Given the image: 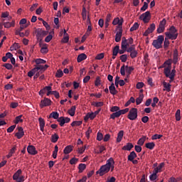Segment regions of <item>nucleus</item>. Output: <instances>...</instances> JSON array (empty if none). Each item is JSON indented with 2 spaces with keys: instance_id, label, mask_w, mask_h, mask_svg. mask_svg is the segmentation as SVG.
I'll list each match as a JSON object with an SVG mask.
<instances>
[{
  "instance_id": "nucleus-38",
  "label": "nucleus",
  "mask_w": 182,
  "mask_h": 182,
  "mask_svg": "<svg viewBox=\"0 0 182 182\" xmlns=\"http://www.w3.org/2000/svg\"><path fill=\"white\" fill-rule=\"evenodd\" d=\"M58 150H59V147H58V146L56 145L55 146V149H54V151L53 152V157L54 159H56V157H58Z\"/></svg>"
},
{
  "instance_id": "nucleus-35",
  "label": "nucleus",
  "mask_w": 182,
  "mask_h": 182,
  "mask_svg": "<svg viewBox=\"0 0 182 182\" xmlns=\"http://www.w3.org/2000/svg\"><path fill=\"white\" fill-rule=\"evenodd\" d=\"M49 117H53V119H58L59 118V113L58 112H53L50 114Z\"/></svg>"
},
{
  "instance_id": "nucleus-46",
  "label": "nucleus",
  "mask_w": 182,
  "mask_h": 182,
  "mask_svg": "<svg viewBox=\"0 0 182 182\" xmlns=\"http://www.w3.org/2000/svg\"><path fill=\"white\" fill-rule=\"evenodd\" d=\"M4 68H6L8 70H11L14 66L11 63H5L3 65Z\"/></svg>"
},
{
  "instance_id": "nucleus-52",
  "label": "nucleus",
  "mask_w": 182,
  "mask_h": 182,
  "mask_svg": "<svg viewBox=\"0 0 182 182\" xmlns=\"http://www.w3.org/2000/svg\"><path fill=\"white\" fill-rule=\"evenodd\" d=\"M166 65L171 66V59L166 60L162 65V68H166Z\"/></svg>"
},
{
  "instance_id": "nucleus-53",
  "label": "nucleus",
  "mask_w": 182,
  "mask_h": 182,
  "mask_svg": "<svg viewBox=\"0 0 182 182\" xmlns=\"http://www.w3.org/2000/svg\"><path fill=\"white\" fill-rule=\"evenodd\" d=\"M16 127V125H12L10 127L7 129V133H12L14 130H15V128Z\"/></svg>"
},
{
  "instance_id": "nucleus-29",
  "label": "nucleus",
  "mask_w": 182,
  "mask_h": 182,
  "mask_svg": "<svg viewBox=\"0 0 182 182\" xmlns=\"http://www.w3.org/2000/svg\"><path fill=\"white\" fill-rule=\"evenodd\" d=\"M53 33H54L53 31L50 32V34L46 37L45 42H46L47 43H49V42L52 41V38H53V36H52V34Z\"/></svg>"
},
{
  "instance_id": "nucleus-21",
  "label": "nucleus",
  "mask_w": 182,
  "mask_h": 182,
  "mask_svg": "<svg viewBox=\"0 0 182 182\" xmlns=\"http://www.w3.org/2000/svg\"><path fill=\"white\" fill-rule=\"evenodd\" d=\"M133 147H134L133 144L129 142L127 144V145H125L122 147V150H127V151H130V150H132V149H133Z\"/></svg>"
},
{
  "instance_id": "nucleus-31",
  "label": "nucleus",
  "mask_w": 182,
  "mask_h": 182,
  "mask_svg": "<svg viewBox=\"0 0 182 182\" xmlns=\"http://www.w3.org/2000/svg\"><path fill=\"white\" fill-rule=\"evenodd\" d=\"M79 173H83L84 170H86V164H80L78 166Z\"/></svg>"
},
{
  "instance_id": "nucleus-56",
  "label": "nucleus",
  "mask_w": 182,
  "mask_h": 182,
  "mask_svg": "<svg viewBox=\"0 0 182 182\" xmlns=\"http://www.w3.org/2000/svg\"><path fill=\"white\" fill-rule=\"evenodd\" d=\"M147 8H149V4L145 1L144 2V6L141 8V11H144L146 9H147Z\"/></svg>"
},
{
  "instance_id": "nucleus-17",
  "label": "nucleus",
  "mask_w": 182,
  "mask_h": 182,
  "mask_svg": "<svg viewBox=\"0 0 182 182\" xmlns=\"http://www.w3.org/2000/svg\"><path fill=\"white\" fill-rule=\"evenodd\" d=\"M178 61V50H177V49H175L173 50V63H174V65H176V64H177Z\"/></svg>"
},
{
  "instance_id": "nucleus-20",
  "label": "nucleus",
  "mask_w": 182,
  "mask_h": 182,
  "mask_svg": "<svg viewBox=\"0 0 182 182\" xmlns=\"http://www.w3.org/2000/svg\"><path fill=\"white\" fill-rule=\"evenodd\" d=\"M21 174H22V170H21V169H18V170L13 175V180H14V181H16L19 178Z\"/></svg>"
},
{
  "instance_id": "nucleus-50",
  "label": "nucleus",
  "mask_w": 182,
  "mask_h": 182,
  "mask_svg": "<svg viewBox=\"0 0 182 182\" xmlns=\"http://www.w3.org/2000/svg\"><path fill=\"white\" fill-rule=\"evenodd\" d=\"M164 87L166 89L167 92H170V87H171V85L167 84V82H164Z\"/></svg>"
},
{
  "instance_id": "nucleus-24",
  "label": "nucleus",
  "mask_w": 182,
  "mask_h": 182,
  "mask_svg": "<svg viewBox=\"0 0 182 182\" xmlns=\"http://www.w3.org/2000/svg\"><path fill=\"white\" fill-rule=\"evenodd\" d=\"M76 112V107L75 106H73L71 107V108L70 109H68V114H70V116H75V113Z\"/></svg>"
},
{
  "instance_id": "nucleus-60",
  "label": "nucleus",
  "mask_w": 182,
  "mask_h": 182,
  "mask_svg": "<svg viewBox=\"0 0 182 182\" xmlns=\"http://www.w3.org/2000/svg\"><path fill=\"white\" fill-rule=\"evenodd\" d=\"M17 106H19V104L18 102H11L10 105L11 109H16Z\"/></svg>"
},
{
  "instance_id": "nucleus-48",
  "label": "nucleus",
  "mask_w": 182,
  "mask_h": 182,
  "mask_svg": "<svg viewBox=\"0 0 182 182\" xmlns=\"http://www.w3.org/2000/svg\"><path fill=\"white\" fill-rule=\"evenodd\" d=\"M55 76L57 77H62L63 76V71L62 70H58Z\"/></svg>"
},
{
  "instance_id": "nucleus-61",
  "label": "nucleus",
  "mask_w": 182,
  "mask_h": 182,
  "mask_svg": "<svg viewBox=\"0 0 182 182\" xmlns=\"http://www.w3.org/2000/svg\"><path fill=\"white\" fill-rule=\"evenodd\" d=\"M149 178L151 181H154V180H157V175H154V173H152L151 175H150Z\"/></svg>"
},
{
  "instance_id": "nucleus-36",
  "label": "nucleus",
  "mask_w": 182,
  "mask_h": 182,
  "mask_svg": "<svg viewBox=\"0 0 182 182\" xmlns=\"http://www.w3.org/2000/svg\"><path fill=\"white\" fill-rule=\"evenodd\" d=\"M126 73L128 74V76H129V75H132V71L134 70V68L133 67H129V65H126Z\"/></svg>"
},
{
  "instance_id": "nucleus-26",
  "label": "nucleus",
  "mask_w": 182,
  "mask_h": 182,
  "mask_svg": "<svg viewBox=\"0 0 182 182\" xmlns=\"http://www.w3.org/2000/svg\"><path fill=\"white\" fill-rule=\"evenodd\" d=\"M51 142L52 143H56L58 141V140H59V135H58V134H54L51 136Z\"/></svg>"
},
{
  "instance_id": "nucleus-5",
  "label": "nucleus",
  "mask_w": 182,
  "mask_h": 182,
  "mask_svg": "<svg viewBox=\"0 0 182 182\" xmlns=\"http://www.w3.org/2000/svg\"><path fill=\"white\" fill-rule=\"evenodd\" d=\"M140 21H143L144 23H149L150 21V19H151V14H150V11H146L144 14H142L139 16Z\"/></svg>"
},
{
  "instance_id": "nucleus-59",
  "label": "nucleus",
  "mask_w": 182,
  "mask_h": 182,
  "mask_svg": "<svg viewBox=\"0 0 182 182\" xmlns=\"http://www.w3.org/2000/svg\"><path fill=\"white\" fill-rule=\"evenodd\" d=\"M52 95H53L56 99H59V97H60L58 91H52Z\"/></svg>"
},
{
  "instance_id": "nucleus-33",
  "label": "nucleus",
  "mask_w": 182,
  "mask_h": 182,
  "mask_svg": "<svg viewBox=\"0 0 182 182\" xmlns=\"http://www.w3.org/2000/svg\"><path fill=\"white\" fill-rule=\"evenodd\" d=\"M35 62L36 65H44V63H46V60L42 58H37L35 60Z\"/></svg>"
},
{
  "instance_id": "nucleus-22",
  "label": "nucleus",
  "mask_w": 182,
  "mask_h": 182,
  "mask_svg": "<svg viewBox=\"0 0 182 182\" xmlns=\"http://www.w3.org/2000/svg\"><path fill=\"white\" fill-rule=\"evenodd\" d=\"M137 157V154H136V152L134 151H132L129 155L128 156V161H133Z\"/></svg>"
},
{
  "instance_id": "nucleus-1",
  "label": "nucleus",
  "mask_w": 182,
  "mask_h": 182,
  "mask_svg": "<svg viewBox=\"0 0 182 182\" xmlns=\"http://www.w3.org/2000/svg\"><path fill=\"white\" fill-rule=\"evenodd\" d=\"M114 164V160L113 158H109L107 161V164L102 166L96 172V174H99L100 176H105L106 173H109V171H110V168H112V171H113V169L114 168V166H113Z\"/></svg>"
},
{
  "instance_id": "nucleus-55",
  "label": "nucleus",
  "mask_w": 182,
  "mask_h": 182,
  "mask_svg": "<svg viewBox=\"0 0 182 182\" xmlns=\"http://www.w3.org/2000/svg\"><path fill=\"white\" fill-rule=\"evenodd\" d=\"M120 60L121 62H126L127 60V55L124 54L120 56Z\"/></svg>"
},
{
  "instance_id": "nucleus-3",
  "label": "nucleus",
  "mask_w": 182,
  "mask_h": 182,
  "mask_svg": "<svg viewBox=\"0 0 182 182\" xmlns=\"http://www.w3.org/2000/svg\"><path fill=\"white\" fill-rule=\"evenodd\" d=\"M164 73L166 77H169L171 80L170 82H173L174 80V77L176 76L175 68L171 70V66H168L164 68Z\"/></svg>"
},
{
  "instance_id": "nucleus-49",
  "label": "nucleus",
  "mask_w": 182,
  "mask_h": 182,
  "mask_svg": "<svg viewBox=\"0 0 182 182\" xmlns=\"http://www.w3.org/2000/svg\"><path fill=\"white\" fill-rule=\"evenodd\" d=\"M137 50H134L131 53H130V56L132 58V59H134V58L137 57Z\"/></svg>"
},
{
  "instance_id": "nucleus-18",
  "label": "nucleus",
  "mask_w": 182,
  "mask_h": 182,
  "mask_svg": "<svg viewBox=\"0 0 182 182\" xmlns=\"http://www.w3.org/2000/svg\"><path fill=\"white\" fill-rule=\"evenodd\" d=\"M38 122L40 124V130L41 132H43L45 129V119H43L42 117H40L38 118Z\"/></svg>"
},
{
  "instance_id": "nucleus-34",
  "label": "nucleus",
  "mask_w": 182,
  "mask_h": 182,
  "mask_svg": "<svg viewBox=\"0 0 182 182\" xmlns=\"http://www.w3.org/2000/svg\"><path fill=\"white\" fill-rule=\"evenodd\" d=\"M23 123V119H22V115H19V116H17L16 117V119L14 120V123L15 124H18V123Z\"/></svg>"
},
{
  "instance_id": "nucleus-57",
  "label": "nucleus",
  "mask_w": 182,
  "mask_h": 182,
  "mask_svg": "<svg viewBox=\"0 0 182 182\" xmlns=\"http://www.w3.org/2000/svg\"><path fill=\"white\" fill-rule=\"evenodd\" d=\"M127 41H122V49H127Z\"/></svg>"
},
{
  "instance_id": "nucleus-12",
  "label": "nucleus",
  "mask_w": 182,
  "mask_h": 182,
  "mask_svg": "<svg viewBox=\"0 0 182 182\" xmlns=\"http://www.w3.org/2000/svg\"><path fill=\"white\" fill-rule=\"evenodd\" d=\"M154 29H156V24L152 23L150 25V26L146 30V31L144 33V36H149L150 33H153L154 31Z\"/></svg>"
},
{
  "instance_id": "nucleus-47",
  "label": "nucleus",
  "mask_w": 182,
  "mask_h": 182,
  "mask_svg": "<svg viewBox=\"0 0 182 182\" xmlns=\"http://www.w3.org/2000/svg\"><path fill=\"white\" fill-rule=\"evenodd\" d=\"M97 140H98V141H102V140H103V134L98 132L97 134Z\"/></svg>"
},
{
  "instance_id": "nucleus-7",
  "label": "nucleus",
  "mask_w": 182,
  "mask_h": 182,
  "mask_svg": "<svg viewBox=\"0 0 182 182\" xmlns=\"http://www.w3.org/2000/svg\"><path fill=\"white\" fill-rule=\"evenodd\" d=\"M36 33L38 41H42V39H43V38H45V36H46V35L48 33V31H43L42 29H37Z\"/></svg>"
},
{
  "instance_id": "nucleus-45",
  "label": "nucleus",
  "mask_w": 182,
  "mask_h": 182,
  "mask_svg": "<svg viewBox=\"0 0 182 182\" xmlns=\"http://www.w3.org/2000/svg\"><path fill=\"white\" fill-rule=\"evenodd\" d=\"M78 161H79V159L74 157L70 160V164H72V165L77 164Z\"/></svg>"
},
{
  "instance_id": "nucleus-58",
  "label": "nucleus",
  "mask_w": 182,
  "mask_h": 182,
  "mask_svg": "<svg viewBox=\"0 0 182 182\" xmlns=\"http://www.w3.org/2000/svg\"><path fill=\"white\" fill-rule=\"evenodd\" d=\"M14 85L11 84H7L4 86V89H6V90H11V89H13Z\"/></svg>"
},
{
  "instance_id": "nucleus-43",
  "label": "nucleus",
  "mask_w": 182,
  "mask_h": 182,
  "mask_svg": "<svg viewBox=\"0 0 182 182\" xmlns=\"http://www.w3.org/2000/svg\"><path fill=\"white\" fill-rule=\"evenodd\" d=\"M82 121H74L71 123L72 127H75V126H81Z\"/></svg>"
},
{
  "instance_id": "nucleus-54",
  "label": "nucleus",
  "mask_w": 182,
  "mask_h": 182,
  "mask_svg": "<svg viewBox=\"0 0 182 182\" xmlns=\"http://www.w3.org/2000/svg\"><path fill=\"white\" fill-rule=\"evenodd\" d=\"M104 58H105V54L102 53L98 54L96 56L95 59H97V60H100L103 59Z\"/></svg>"
},
{
  "instance_id": "nucleus-28",
  "label": "nucleus",
  "mask_w": 182,
  "mask_h": 182,
  "mask_svg": "<svg viewBox=\"0 0 182 182\" xmlns=\"http://www.w3.org/2000/svg\"><path fill=\"white\" fill-rule=\"evenodd\" d=\"M4 28H11V26H15V21H13L11 23L10 22H4L3 23Z\"/></svg>"
},
{
  "instance_id": "nucleus-23",
  "label": "nucleus",
  "mask_w": 182,
  "mask_h": 182,
  "mask_svg": "<svg viewBox=\"0 0 182 182\" xmlns=\"http://www.w3.org/2000/svg\"><path fill=\"white\" fill-rule=\"evenodd\" d=\"M73 146H72L71 145H68L67 146L64 150H63V153L64 154H69V153H70L71 151H73Z\"/></svg>"
},
{
  "instance_id": "nucleus-10",
  "label": "nucleus",
  "mask_w": 182,
  "mask_h": 182,
  "mask_svg": "<svg viewBox=\"0 0 182 182\" xmlns=\"http://www.w3.org/2000/svg\"><path fill=\"white\" fill-rule=\"evenodd\" d=\"M57 121L58 122V123H60V126L61 127H63V126H65V123H69V122H70V118L60 117L57 119Z\"/></svg>"
},
{
  "instance_id": "nucleus-13",
  "label": "nucleus",
  "mask_w": 182,
  "mask_h": 182,
  "mask_svg": "<svg viewBox=\"0 0 182 182\" xmlns=\"http://www.w3.org/2000/svg\"><path fill=\"white\" fill-rule=\"evenodd\" d=\"M27 151L28 154H31L32 156H35L36 154H38V151H36V148H35L33 145H29L27 147Z\"/></svg>"
},
{
  "instance_id": "nucleus-19",
  "label": "nucleus",
  "mask_w": 182,
  "mask_h": 182,
  "mask_svg": "<svg viewBox=\"0 0 182 182\" xmlns=\"http://www.w3.org/2000/svg\"><path fill=\"white\" fill-rule=\"evenodd\" d=\"M123 136H124V132L123 130L119 131L117 137V143H120V141H122Z\"/></svg>"
},
{
  "instance_id": "nucleus-14",
  "label": "nucleus",
  "mask_w": 182,
  "mask_h": 182,
  "mask_svg": "<svg viewBox=\"0 0 182 182\" xmlns=\"http://www.w3.org/2000/svg\"><path fill=\"white\" fill-rule=\"evenodd\" d=\"M116 31L115 42H120L122 41V35H123V28H117Z\"/></svg>"
},
{
  "instance_id": "nucleus-11",
  "label": "nucleus",
  "mask_w": 182,
  "mask_h": 182,
  "mask_svg": "<svg viewBox=\"0 0 182 182\" xmlns=\"http://www.w3.org/2000/svg\"><path fill=\"white\" fill-rule=\"evenodd\" d=\"M52 103V101L49 98L45 97L44 100H42L40 103V107L41 109H43V107H46V106H50V104Z\"/></svg>"
},
{
  "instance_id": "nucleus-62",
  "label": "nucleus",
  "mask_w": 182,
  "mask_h": 182,
  "mask_svg": "<svg viewBox=\"0 0 182 182\" xmlns=\"http://www.w3.org/2000/svg\"><path fill=\"white\" fill-rule=\"evenodd\" d=\"M135 151H136V153H140L141 151V146H139V145H135Z\"/></svg>"
},
{
  "instance_id": "nucleus-39",
  "label": "nucleus",
  "mask_w": 182,
  "mask_h": 182,
  "mask_svg": "<svg viewBox=\"0 0 182 182\" xmlns=\"http://www.w3.org/2000/svg\"><path fill=\"white\" fill-rule=\"evenodd\" d=\"M109 92L111 95H113L114 96V83H112L111 85L109 87Z\"/></svg>"
},
{
  "instance_id": "nucleus-9",
  "label": "nucleus",
  "mask_w": 182,
  "mask_h": 182,
  "mask_svg": "<svg viewBox=\"0 0 182 182\" xmlns=\"http://www.w3.org/2000/svg\"><path fill=\"white\" fill-rule=\"evenodd\" d=\"M123 22L124 20L122 17H117L114 18V25H117L115 28L116 31H117V29H123Z\"/></svg>"
},
{
  "instance_id": "nucleus-16",
  "label": "nucleus",
  "mask_w": 182,
  "mask_h": 182,
  "mask_svg": "<svg viewBox=\"0 0 182 182\" xmlns=\"http://www.w3.org/2000/svg\"><path fill=\"white\" fill-rule=\"evenodd\" d=\"M86 59H87V55H86L85 53H81L78 55L77 58V62L80 63V62H82V60H86Z\"/></svg>"
},
{
  "instance_id": "nucleus-41",
  "label": "nucleus",
  "mask_w": 182,
  "mask_h": 182,
  "mask_svg": "<svg viewBox=\"0 0 182 182\" xmlns=\"http://www.w3.org/2000/svg\"><path fill=\"white\" fill-rule=\"evenodd\" d=\"M139 29V23H135L132 27L130 28V32H133L134 31H137Z\"/></svg>"
},
{
  "instance_id": "nucleus-63",
  "label": "nucleus",
  "mask_w": 182,
  "mask_h": 182,
  "mask_svg": "<svg viewBox=\"0 0 182 182\" xmlns=\"http://www.w3.org/2000/svg\"><path fill=\"white\" fill-rule=\"evenodd\" d=\"M144 86V82H138L136 84V89H141V87H143Z\"/></svg>"
},
{
  "instance_id": "nucleus-40",
  "label": "nucleus",
  "mask_w": 182,
  "mask_h": 182,
  "mask_svg": "<svg viewBox=\"0 0 182 182\" xmlns=\"http://www.w3.org/2000/svg\"><path fill=\"white\" fill-rule=\"evenodd\" d=\"M180 109H178L176 112V122H180V120H181V117L180 116Z\"/></svg>"
},
{
  "instance_id": "nucleus-4",
  "label": "nucleus",
  "mask_w": 182,
  "mask_h": 182,
  "mask_svg": "<svg viewBox=\"0 0 182 182\" xmlns=\"http://www.w3.org/2000/svg\"><path fill=\"white\" fill-rule=\"evenodd\" d=\"M163 42H164V36H159L156 40H154L152 46L156 49H161L163 48Z\"/></svg>"
},
{
  "instance_id": "nucleus-30",
  "label": "nucleus",
  "mask_w": 182,
  "mask_h": 182,
  "mask_svg": "<svg viewBox=\"0 0 182 182\" xmlns=\"http://www.w3.org/2000/svg\"><path fill=\"white\" fill-rule=\"evenodd\" d=\"M144 98V95L143 94H140L139 97L136 99V105H140L143 102V99Z\"/></svg>"
},
{
  "instance_id": "nucleus-51",
  "label": "nucleus",
  "mask_w": 182,
  "mask_h": 182,
  "mask_svg": "<svg viewBox=\"0 0 182 182\" xmlns=\"http://www.w3.org/2000/svg\"><path fill=\"white\" fill-rule=\"evenodd\" d=\"M163 137V135L161 134H154L151 136L152 140H157V139H161Z\"/></svg>"
},
{
  "instance_id": "nucleus-27",
  "label": "nucleus",
  "mask_w": 182,
  "mask_h": 182,
  "mask_svg": "<svg viewBox=\"0 0 182 182\" xmlns=\"http://www.w3.org/2000/svg\"><path fill=\"white\" fill-rule=\"evenodd\" d=\"M168 39H170V38H168V36H166L165 41L164 43V49H167V48H168V46H170V41H168Z\"/></svg>"
},
{
  "instance_id": "nucleus-8",
  "label": "nucleus",
  "mask_w": 182,
  "mask_h": 182,
  "mask_svg": "<svg viewBox=\"0 0 182 182\" xmlns=\"http://www.w3.org/2000/svg\"><path fill=\"white\" fill-rule=\"evenodd\" d=\"M166 23H167V20L164 18L161 21H160L159 27L157 28L158 33H163L166 29Z\"/></svg>"
},
{
  "instance_id": "nucleus-6",
  "label": "nucleus",
  "mask_w": 182,
  "mask_h": 182,
  "mask_svg": "<svg viewBox=\"0 0 182 182\" xmlns=\"http://www.w3.org/2000/svg\"><path fill=\"white\" fill-rule=\"evenodd\" d=\"M129 120H136L137 119V108H132L127 115Z\"/></svg>"
},
{
  "instance_id": "nucleus-37",
  "label": "nucleus",
  "mask_w": 182,
  "mask_h": 182,
  "mask_svg": "<svg viewBox=\"0 0 182 182\" xmlns=\"http://www.w3.org/2000/svg\"><path fill=\"white\" fill-rule=\"evenodd\" d=\"M15 150H16V146H14L9 151V154L7 155V159H11V156L14 153H15Z\"/></svg>"
},
{
  "instance_id": "nucleus-64",
  "label": "nucleus",
  "mask_w": 182,
  "mask_h": 182,
  "mask_svg": "<svg viewBox=\"0 0 182 182\" xmlns=\"http://www.w3.org/2000/svg\"><path fill=\"white\" fill-rule=\"evenodd\" d=\"M141 122H143V123H147V122H149V117L147 116H144L141 118Z\"/></svg>"
},
{
  "instance_id": "nucleus-44",
  "label": "nucleus",
  "mask_w": 182,
  "mask_h": 182,
  "mask_svg": "<svg viewBox=\"0 0 182 182\" xmlns=\"http://www.w3.org/2000/svg\"><path fill=\"white\" fill-rule=\"evenodd\" d=\"M25 136V132H17L15 134V136L17 137V139H22Z\"/></svg>"
},
{
  "instance_id": "nucleus-15",
  "label": "nucleus",
  "mask_w": 182,
  "mask_h": 182,
  "mask_svg": "<svg viewBox=\"0 0 182 182\" xmlns=\"http://www.w3.org/2000/svg\"><path fill=\"white\" fill-rule=\"evenodd\" d=\"M129 112V108H125L124 109H121L114 112V117H120L122 114H126Z\"/></svg>"
},
{
  "instance_id": "nucleus-25",
  "label": "nucleus",
  "mask_w": 182,
  "mask_h": 182,
  "mask_svg": "<svg viewBox=\"0 0 182 182\" xmlns=\"http://www.w3.org/2000/svg\"><path fill=\"white\" fill-rule=\"evenodd\" d=\"M156 144H154V142H149L145 144V147H146V149H149V150H153Z\"/></svg>"
},
{
  "instance_id": "nucleus-42",
  "label": "nucleus",
  "mask_w": 182,
  "mask_h": 182,
  "mask_svg": "<svg viewBox=\"0 0 182 182\" xmlns=\"http://www.w3.org/2000/svg\"><path fill=\"white\" fill-rule=\"evenodd\" d=\"M87 119H90L91 120H93V119H95V117H96V115L95 114V112H88L87 114Z\"/></svg>"
},
{
  "instance_id": "nucleus-2",
  "label": "nucleus",
  "mask_w": 182,
  "mask_h": 182,
  "mask_svg": "<svg viewBox=\"0 0 182 182\" xmlns=\"http://www.w3.org/2000/svg\"><path fill=\"white\" fill-rule=\"evenodd\" d=\"M165 36H168V38H169V39L171 41H176L178 36V33H177V29H176V27L172 26L170 27L169 31L165 33Z\"/></svg>"
},
{
  "instance_id": "nucleus-32",
  "label": "nucleus",
  "mask_w": 182,
  "mask_h": 182,
  "mask_svg": "<svg viewBox=\"0 0 182 182\" xmlns=\"http://www.w3.org/2000/svg\"><path fill=\"white\" fill-rule=\"evenodd\" d=\"M144 141H146V136H143L140 138L137 141V144H139V146H143V144H144Z\"/></svg>"
}]
</instances>
